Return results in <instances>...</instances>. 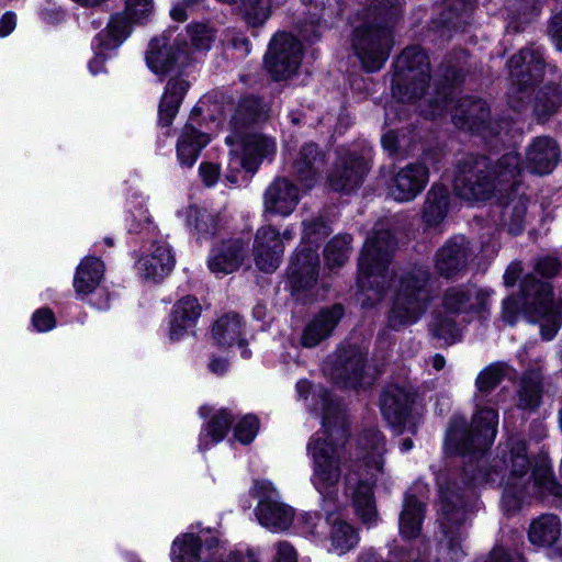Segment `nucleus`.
Returning <instances> with one entry per match:
<instances>
[{
	"instance_id": "35",
	"label": "nucleus",
	"mask_w": 562,
	"mask_h": 562,
	"mask_svg": "<svg viewBox=\"0 0 562 562\" xmlns=\"http://www.w3.org/2000/svg\"><path fill=\"white\" fill-rule=\"evenodd\" d=\"M400 68H407L409 71L417 70L418 79L414 83L413 91L407 100L420 98L429 78V61L425 52L419 47H408L400 56L397 60Z\"/></svg>"
},
{
	"instance_id": "23",
	"label": "nucleus",
	"mask_w": 562,
	"mask_h": 562,
	"mask_svg": "<svg viewBox=\"0 0 562 562\" xmlns=\"http://www.w3.org/2000/svg\"><path fill=\"white\" fill-rule=\"evenodd\" d=\"M367 170L364 157L355 154L340 157L335 170L329 176L330 187L336 191H350L361 183Z\"/></svg>"
},
{
	"instance_id": "61",
	"label": "nucleus",
	"mask_w": 562,
	"mask_h": 562,
	"mask_svg": "<svg viewBox=\"0 0 562 562\" xmlns=\"http://www.w3.org/2000/svg\"><path fill=\"white\" fill-rule=\"evenodd\" d=\"M558 267L559 263L555 258L546 257L538 261L536 269L543 277H551L557 272Z\"/></svg>"
},
{
	"instance_id": "14",
	"label": "nucleus",
	"mask_w": 562,
	"mask_h": 562,
	"mask_svg": "<svg viewBox=\"0 0 562 562\" xmlns=\"http://www.w3.org/2000/svg\"><path fill=\"white\" fill-rule=\"evenodd\" d=\"M503 462L509 471V476L504 483L502 504L505 510L509 512L519 507L525 495V487L520 484V480L529 467L525 443L520 440H512L509 456H504Z\"/></svg>"
},
{
	"instance_id": "29",
	"label": "nucleus",
	"mask_w": 562,
	"mask_h": 562,
	"mask_svg": "<svg viewBox=\"0 0 562 562\" xmlns=\"http://www.w3.org/2000/svg\"><path fill=\"white\" fill-rule=\"evenodd\" d=\"M468 243L463 237H457L448 241L439 249L435 266L443 277H452L460 272L468 262Z\"/></svg>"
},
{
	"instance_id": "22",
	"label": "nucleus",
	"mask_w": 562,
	"mask_h": 562,
	"mask_svg": "<svg viewBox=\"0 0 562 562\" xmlns=\"http://www.w3.org/2000/svg\"><path fill=\"white\" fill-rule=\"evenodd\" d=\"M300 201L297 188L285 178L277 179L266 190L265 211L280 216H289Z\"/></svg>"
},
{
	"instance_id": "49",
	"label": "nucleus",
	"mask_w": 562,
	"mask_h": 562,
	"mask_svg": "<svg viewBox=\"0 0 562 562\" xmlns=\"http://www.w3.org/2000/svg\"><path fill=\"white\" fill-rule=\"evenodd\" d=\"M562 102V94L558 87H548L537 95L535 111L540 119H546L557 111Z\"/></svg>"
},
{
	"instance_id": "18",
	"label": "nucleus",
	"mask_w": 562,
	"mask_h": 562,
	"mask_svg": "<svg viewBox=\"0 0 562 562\" xmlns=\"http://www.w3.org/2000/svg\"><path fill=\"white\" fill-rule=\"evenodd\" d=\"M492 292L475 285L449 289L443 295V308L447 314L481 313L488 306Z\"/></svg>"
},
{
	"instance_id": "56",
	"label": "nucleus",
	"mask_w": 562,
	"mask_h": 562,
	"mask_svg": "<svg viewBox=\"0 0 562 562\" xmlns=\"http://www.w3.org/2000/svg\"><path fill=\"white\" fill-rule=\"evenodd\" d=\"M329 227L322 221L308 223L304 225L303 241L304 244L312 245L323 237L327 236Z\"/></svg>"
},
{
	"instance_id": "50",
	"label": "nucleus",
	"mask_w": 562,
	"mask_h": 562,
	"mask_svg": "<svg viewBox=\"0 0 562 562\" xmlns=\"http://www.w3.org/2000/svg\"><path fill=\"white\" fill-rule=\"evenodd\" d=\"M541 61L538 50L533 48L521 49L517 55L509 59V68L514 76L519 77L524 72H530L532 67L537 68Z\"/></svg>"
},
{
	"instance_id": "48",
	"label": "nucleus",
	"mask_w": 562,
	"mask_h": 562,
	"mask_svg": "<svg viewBox=\"0 0 562 562\" xmlns=\"http://www.w3.org/2000/svg\"><path fill=\"white\" fill-rule=\"evenodd\" d=\"M321 519L314 513L302 512L297 515L293 514V521L291 526L294 531L317 541L322 538V532L318 531Z\"/></svg>"
},
{
	"instance_id": "13",
	"label": "nucleus",
	"mask_w": 562,
	"mask_h": 562,
	"mask_svg": "<svg viewBox=\"0 0 562 562\" xmlns=\"http://www.w3.org/2000/svg\"><path fill=\"white\" fill-rule=\"evenodd\" d=\"M302 60V45L289 33H278L271 41L265 57V65L278 79L294 75Z\"/></svg>"
},
{
	"instance_id": "9",
	"label": "nucleus",
	"mask_w": 562,
	"mask_h": 562,
	"mask_svg": "<svg viewBox=\"0 0 562 562\" xmlns=\"http://www.w3.org/2000/svg\"><path fill=\"white\" fill-rule=\"evenodd\" d=\"M395 243L390 232H379L367 239L359 260L358 285L361 291L373 290L378 295L384 281V271L394 251Z\"/></svg>"
},
{
	"instance_id": "17",
	"label": "nucleus",
	"mask_w": 562,
	"mask_h": 562,
	"mask_svg": "<svg viewBox=\"0 0 562 562\" xmlns=\"http://www.w3.org/2000/svg\"><path fill=\"white\" fill-rule=\"evenodd\" d=\"M284 246L280 233L271 225L258 228L255 234L252 255L257 268L270 273L278 269L282 261Z\"/></svg>"
},
{
	"instance_id": "25",
	"label": "nucleus",
	"mask_w": 562,
	"mask_h": 562,
	"mask_svg": "<svg viewBox=\"0 0 562 562\" xmlns=\"http://www.w3.org/2000/svg\"><path fill=\"white\" fill-rule=\"evenodd\" d=\"M364 356L362 349L350 346L338 351L337 378L342 380L346 386L359 387L370 382L363 375Z\"/></svg>"
},
{
	"instance_id": "34",
	"label": "nucleus",
	"mask_w": 562,
	"mask_h": 562,
	"mask_svg": "<svg viewBox=\"0 0 562 562\" xmlns=\"http://www.w3.org/2000/svg\"><path fill=\"white\" fill-rule=\"evenodd\" d=\"M214 341L220 347L237 346L241 349V357L248 358L250 352L244 346L241 319L237 315H225L216 321L212 329Z\"/></svg>"
},
{
	"instance_id": "11",
	"label": "nucleus",
	"mask_w": 562,
	"mask_h": 562,
	"mask_svg": "<svg viewBox=\"0 0 562 562\" xmlns=\"http://www.w3.org/2000/svg\"><path fill=\"white\" fill-rule=\"evenodd\" d=\"M392 44L391 31L376 23L358 27L352 40L353 49L368 71L379 70L384 65Z\"/></svg>"
},
{
	"instance_id": "62",
	"label": "nucleus",
	"mask_w": 562,
	"mask_h": 562,
	"mask_svg": "<svg viewBox=\"0 0 562 562\" xmlns=\"http://www.w3.org/2000/svg\"><path fill=\"white\" fill-rule=\"evenodd\" d=\"M488 562H522V558L519 554L510 555L503 548H495L488 559Z\"/></svg>"
},
{
	"instance_id": "32",
	"label": "nucleus",
	"mask_w": 562,
	"mask_h": 562,
	"mask_svg": "<svg viewBox=\"0 0 562 562\" xmlns=\"http://www.w3.org/2000/svg\"><path fill=\"white\" fill-rule=\"evenodd\" d=\"M206 133L198 131L191 123H188L179 135L177 142V158L181 166L192 167L201 150L210 143Z\"/></svg>"
},
{
	"instance_id": "55",
	"label": "nucleus",
	"mask_w": 562,
	"mask_h": 562,
	"mask_svg": "<svg viewBox=\"0 0 562 562\" xmlns=\"http://www.w3.org/2000/svg\"><path fill=\"white\" fill-rule=\"evenodd\" d=\"M33 328L38 333H46L55 328L56 318L49 308H40L32 316Z\"/></svg>"
},
{
	"instance_id": "33",
	"label": "nucleus",
	"mask_w": 562,
	"mask_h": 562,
	"mask_svg": "<svg viewBox=\"0 0 562 562\" xmlns=\"http://www.w3.org/2000/svg\"><path fill=\"white\" fill-rule=\"evenodd\" d=\"M216 40L215 30L206 23H192L186 27L184 33L177 36L181 50L191 52V61L195 59V53L211 49Z\"/></svg>"
},
{
	"instance_id": "4",
	"label": "nucleus",
	"mask_w": 562,
	"mask_h": 562,
	"mask_svg": "<svg viewBox=\"0 0 562 562\" xmlns=\"http://www.w3.org/2000/svg\"><path fill=\"white\" fill-rule=\"evenodd\" d=\"M520 301L508 297L503 302V319L513 325L521 311L530 322L540 324L544 340L552 339L562 324V302L552 296L550 285L526 278L521 284Z\"/></svg>"
},
{
	"instance_id": "36",
	"label": "nucleus",
	"mask_w": 562,
	"mask_h": 562,
	"mask_svg": "<svg viewBox=\"0 0 562 562\" xmlns=\"http://www.w3.org/2000/svg\"><path fill=\"white\" fill-rule=\"evenodd\" d=\"M528 536L532 544L550 548L561 539V520L554 515H542L531 522Z\"/></svg>"
},
{
	"instance_id": "7",
	"label": "nucleus",
	"mask_w": 562,
	"mask_h": 562,
	"mask_svg": "<svg viewBox=\"0 0 562 562\" xmlns=\"http://www.w3.org/2000/svg\"><path fill=\"white\" fill-rule=\"evenodd\" d=\"M226 144L231 147L226 178L233 184L238 183L241 171H257L263 159L277 151L273 138L251 131H234L226 137Z\"/></svg>"
},
{
	"instance_id": "10",
	"label": "nucleus",
	"mask_w": 562,
	"mask_h": 562,
	"mask_svg": "<svg viewBox=\"0 0 562 562\" xmlns=\"http://www.w3.org/2000/svg\"><path fill=\"white\" fill-rule=\"evenodd\" d=\"M441 516L440 525L443 528V538L439 544V560L441 562H458L463 557L461 541L464 532L461 524L465 520V510L461 497L440 486Z\"/></svg>"
},
{
	"instance_id": "12",
	"label": "nucleus",
	"mask_w": 562,
	"mask_h": 562,
	"mask_svg": "<svg viewBox=\"0 0 562 562\" xmlns=\"http://www.w3.org/2000/svg\"><path fill=\"white\" fill-rule=\"evenodd\" d=\"M251 492L258 498L256 517L271 532H282L291 527L293 509L280 502L274 486L269 481H255Z\"/></svg>"
},
{
	"instance_id": "15",
	"label": "nucleus",
	"mask_w": 562,
	"mask_h": 562,
	"mask_svg": "<svg viewBox=\"0 0 562 562\" xmlns=\"http://www.w3.org/2000/svg\"><path fill=\"white\" fill-rule=\"evenodd\" d=\"M147 67L158 76H165L173 67H184L191 63V52L181 50L177 38L167 34L153 38L145 56Z\"/></svg>"
},
{
	"instance_id": "42",
	"label": "nucleus",
	"mask_w": 562,
	"mask_h": 562,
	"mask_svg": "<svg viewBox=\"0 0 562 562\" xmlns=\"http://www.w3.org/2000/svg\"><path fill=\"white\" fill-rule=\"evenodd\" d=\"M285 0H240L239 13L250 25H262L270 16L271 11Z\"/></svg>"
},
{
	"instance_id": "51",
	"label": "nucleus",
	"mask_w": 562,
	"mask_h": 562,
	"mask_svg": "<svg viewBox=\"0 0 562 562\" xmlns=\"http://www.w3.org/2000/svg\"><path fill=\"white\" fill-rule=\"evenodd\" d=\"M431 331L435 337L449 345L456 342L460 337V329L450 315L436 316L431 323Z\"/></svg>"
},
{
	"instance_id": "20",
	"label": "nucleus",
	"mask_w": 562,
	"mask_h": 562,
	"mask_svg": "<svg viewBox=\"0 0 562 562\" xmlns=\"http://www.w3.org/2000/svg\"><path fill=\"white\" fill-rule=\"evenodd\" d=\"M428 182V171L423 164H409L402 168L389 187V194L398 202L415 199Z\"/></svg>"
},
{
	"instance_id": "54",
	"label": "nucleus",
	"mask_w": 562,
	"mask_h": 562,
	"mask_svg": "<svg viewBox=\"0 0 562 562\" xmlns=\"http://www.w3.org/2000/svg\"><path fill=\"white\" fill-rule=\"evenodd\" d=\"M505 367L503 364H493L483 370L477 379L476 386L480 393L488 392L494 389L504 375Z\"/></svg>"
},
{
	"instance_id": "41",
	"label": "nucleus",
	"mask_w": 562,
	"mask_h": 562,
	"mask_svg": "<svg viewBox=\"0 0 562 562\" xmlns=\"http://www.w3.org/2000/svg\"><path fill=\"white\" fill-rule=\"evenodd\" d=\"M449 192L442 186H434L427 194L424 220L428 225L439 224L448 212Z\"/></svg>"
},
{
	"instance_id": "6",
	"label": "nucleus",
	"mask_w": 562,
	"mask_h": 562,
	"mask_svg": "<svg viewBox=\"0 0 562 562\" xmlns=\"http://www.w3.org/2000/svg\"><path fill=\"white\" fill-rule=\"evenodd\" d=\"M429 297V273L426 269L414 268L404 273L392 297L389 326L398 329L415 324L425 313Z\"/></svg>"
},
{
	"instance_id": "1",
	"label": "nucleus",
	"mask_w": 562,
	"mask_h": 562,
	"mask_svg": "<svg viewBox=\"0 0 562 562\" xmlns=\"http://www.w3.org/2000/svg\"><path fill=\"white\" fill-rule=\"evenodd\" d=\"M312 397L317 401L313 409L321 411L322 429L313 435L306 447L313 463L311 481L322 496V506L331 526L329 551L341 555L359 540L353 527L334 513L339 509L341 465L346 461L344 445L338 442L345 434L344 417L339 404L323 387L314 389Z\"/></svg>"
},
{
	"instance_id": "37",
	"label": "nucleus",
	"mask_w": 562,
	"mask_h": 562,
	"mask_svg": "<svg viewBox=\"0 0 562 562\" xmlns=\"http://www.w3.org/2000/svg\"><path fill=\"white\" fill-rule=\"evenodd\" d=\"M104 266L102 261L94 257H86L78 266L74 288L78 294L91 293L103 278Z\"/></svg>"
},
{
	"instance_id": "43",
	"label": "nucleus",
	"mask_w": 562,
	"mask_h": 562,
	"mask_svg": "<svg viewBox=\"0 0 562 562\" xmlns=\"http://www.w3.org/2000/svg\"><path fill=\"white\" fill-rule=\"evenodd\" d=\"M532 491L541 497L552 496L559 501L562 496V486L552 477L548 462L541 460L540 464L533 471Z\"/></svg>"
},
{
	"instance_id": "47",
	"label": "nucleus",
	"mask_w": 562,
	"mask_h": 562,
	"mask_svg": "<svg viewBox=\"0 0 562 562\" xmlns=\"http://www.w3.org/2000/svg\"><path fill=\"white\" fill-rule=\"evenodd\" d=\"M351 237L349 235H338L334 237L325 248L324 257L329 267L342 266L350 250Z\"/></svg>"
},
{
	"instance_id": "52",
	"label": "nucleus",
	"mask_w": 562,
	"mask_h": 562,
	"mask_svg": "<svg viewBox=\"0 0 562 562\" xmlns=\"http://www.w3.org/2000/svg\"><path fill=\"white\" fill-rule=\"evenodd\" d=\"M317 158V148L313 144L302 147L300 157L295 161V169L302 181H307L315 176L314 162Z\"/></svg>"
},
{
	"instance_id": "19",
	"label": "nucleus",
	"mask_w": 562,
	"mask_h": 562,
	"mask_svg": "<svg viewBox=\"0 0 562 562\" xmlns=\"http://www.w3.org/2000/svg\"><path fill=\"white\" fill-rule=\"evenodd\" d=\"M202 543L207 549L218 543L217 531L210 528H202L196 533L193 531L178 536L171 544V562H199L201 560Z\"/></svg>"
},
{
	"instance_id": "60",
	"label": "nucleus",
	"mask_w": 562,
	"mask_h": 562,
	"mask_svg": "<svg viewBox=\"0 0 562 562\" xmlns=\"http://www.w3.org/2000/svg\"><path fill=\"white\" fill-rule=\"evenodd\" d=\"M228 562H260L259 550L246 549L231 554Z\"/></svg>"
},
{
	"instance_id": "40",
	"label": "nucleus",
	"mask_w": 562,
	"mask_h": 562,
	"mask_svg": "<svg viewBox=\"0 0 562 562\" xmlns=\"http://www.w3.org/2000/svg\"><path fill=\"white\" fill-rule=\"evenodd\" d=\"M424 517V507L420 501L407 495L400 516V532L405 538L418 536Z\"/></svg>"
},
{
	"instance_id": "5",
	"label": "nucleus",
	"mask_w": 562,
	"mask_h": 562,
	"mask_svg": "<svg viewBox=\"0 0 562 562\" xmlns=\"http://www.w3.org/2000/svg\"><path fill=\"white\" fill-rule=\"evenodd\" d=\"M154 0H125L124 12L115 14L105 30L101 31L92 42L93 58L89 61V69L93 75L102 70L104 60L130 35L133 24H143L153 16Z\"/></svg>"
},
{
	"instance_id": "64",
	"label": "nucleus",
	"mask_w": 562,
	"mask_h": 562,
	"mask_svg": "<svg viewBox=\"0 0 562 562\" xmlns=\"http://www.w3.org/2000/svg\"><path fill=\"white\" fill-rule=\"evenodd\" d=\"M550 32L557 41V47L562 49V15L554 18Z\"/></svg>"
},
{
	"instance_id": "16",
	"label": "nucleus",
	"mask_w": 562,
	"mask_h": 562,
	"mask_svg": "<svg viewBox=\"0 0 562 562\" xmlns=\"http://www.w3.org/2000/svg\"><path fill=\"white\" fill-rule=\"evenodd\" d=\"M176 263L171 247L165 240H155L146 246L135 262L138 276L158 282L168 276Z\"/></svg>"
},
{
	"instance_id": "53",
	"label": "nucleus",
	"mask_w": 562,
	"mask_h": 562,
	"mask_svg": "<svg viewBox=\"0 0 562 562\" xmlns=\"http://www.w3.org/2000/svg\"><path fill=\"white\" fill-rule=\"evenodd\" d=\"M258 429V418L254 415H246L235 425L234 437L243 445H247L254 440Z\"/></svg>"
},
{
	"instance_id": "39",
	"label": "nucleus",
	"mask_w": 562,
	"mask_h": 562,
	"mask_svg": "<svg viewBox=\"0 0 562 562\" xmlns=\"http://www.w3.org/2000/svg\"><path fill=\"white\" fill-rule=\"evenodd\" d=\"M231 423L232 418L229 413L225 409L218 411L200 434V450L205 451L222 441L227 434Z\"/></svg>"
},
{
	"instance_id": "45",
	"label": "nucleus",
	"mask_w": 562,
	"mask_h": 562,
	"mask_svg": "<svg viewBox=\"0 0 562 562\" xmlns=\"http://www.w3.org/2000/svg\"><path fill=\"white\" fill-rule=\"evenodd\" d=\"M518 397L519 406L522 408H533L539 404L541 397V376L539 371H530L522 378Z\"/></svg>"
},
{
	"instance_id": "30",
	"label": "nucleus",
	"mask_w": 562,
	"mask_h": 562,
	"mask_svg": "<svg viewBox=\"0 0 562 562\" xmlns=\"http://www.w3.org/2000/svg\"><path fill=\"white\" fill-rule=\"evenodd\" d=\"M318 255L312 248L304 246L299 250L289 267V276L297 289L311 286L317 278Z\"/></svg>"
},
{
	"instance_id": "31",
	"label": "nucleus",
	"mask_w": 562,
	"mask_h": 562,
	"mask_svg": "<svg viewBox=\"0 0 562 562\" xmlns=\"http://www.w3.org/2000/svg\"><path fill=\"white\" fill-rule=\"evenodd\" d=\"M189 89V82L182 77L168 80L158 108V122L169 126L176 117L179 106Z\"/></svg>"
},
{
	"instance_id": "58",
	"label": "nucleus",
	"mask_w": 562,
	"mask_h": 562,
	"mask_svg": "<svg viewBox=\"0 0 562 562\" xmlns=\"http://www.w3.org/2000/svg\"><path fill=\"white\" fill-rule=\"evenodd\" d=\"M276 562H297L296 551L286 542L279 543L277 546Z\"/></svg>"
},
{
	"instance_id": "46",
	"label": "nucleus",
	"mask_w": 562,
	"mask_h": 562,
	"mask_svg": "<svg viewBox=\"0 0 562 562\" xmlns=\"http://www.w3.org/2000/svg\"><path fill=\"white\" fill-rule=\"evenodd\" d=\"M526 210V200L522 196L512 198L505 203L503 211L504 224L510 234L517 235L524 229Z\"/></svg>"
},
{
	"instance_id": "59",
	"label": "nucleus",
	"mask_w": 562,
	"mask_h": 562,
	"mask_svg": "<svg viewBox=\"0 0 562 562\" xmlns=\"http://www.w3.org/2000/svg\"><path fill=\"white\" fill-rule=\"evenodd\" d=\"M199 0H181L180 2L172 5L170 15L173 20L183 22L187 20V9L193 7Z\"/></svg>"
},
{
	"instance_id": "63",
	"label": "nucleus",
	"mask_w": 562,
	"mask_h": 562,
	"mask_svg": "<svg viewBox=\"0 0 562 562\" xmlns=\"http://www.w3.org/2000/svg\"><path fill=\"white\" fill-rule=\"evenodd\" d=\"M16 26V16L12 12H7L0 20V37H5L13 32Z\"/></svg>"
},
{
	"instance_id": "8",
	"label": "nucleus",
	"mask_w": 562,
	"mask_h": 562,
	"mask_svg": "<svg viewBox=\"0 0 562 562\" xmlns=\"http://www.w3.org/2000/svg\"><path fill=\"white\" fill-rule=\"evenodd\" d=\"M498 425V414L493 408H477L471 428L464 418H454L447 432L446 447L451 452L470 453L485 450L495 440Z\"/></svg>"
},
{
	"instance_id": "2",
	"label": "nucleus",
	"mask_w": 562,
	"mask_h": 562,
	"mask_svg": "<svg viewBox=\"0 0 562 562\" xmlns=\"http://www.w3.org/2000/svg\"><path fill=\"white\" fill-rule=\"evenodd\" d=\"M357 446L358 470L346 474L344 491L362 522L371 525L378 520L373 486L385 472V440L379 430L368 429L360 435Z\"/></svg>"
},
{
	"instance_id": "21",
	"label": "nucleus",
	"mask_w": 562,
	"mask_h": 562,
	"mask_svg": "<svg viewBox=\"0 0 562 562\" xmlns=\"http://www.w3.org/2000/svg\"><path fill=\"white\" fill-rule=\"evenodd\" d=\"M201 311L202 307L194 296L188 295L177 301L170 314L168 339L175 342L192 335Z\"/></svg>"
},
{
	"instance_id": "57",
	"label": "nucleus",
	"mask_w": 562,
	"mask_h": 562,
	"mask_svg": "<svg viewBox=\"0 0 562 562\" xmlns=\"http://www.w3.org/2000/svg\"><path fill=\"white\" fill-rule=\"evenodd\" d=\"M199 171L202 181L205 183V186L211 187L217 182L220 177L218 166L210 162H204L200 165Z\"/></svg>"
},
{
	"instance_id": "24",
	"label": "nucleus",
	"mask_w": 562,
	"mask_h": 562,
	"mask_svg": "<svg viewBox=\"0 0 562 562\" xmlns=\"http://www.w3.org/2000/svg\"><path fill=\"white\" fill-rule=\"evenodd\" d=\"M414 395L397 385L387 386L381 396V411L391 425H402L412 412Z\"/></svg>"
},
{
	"instance_id": "27",
	"label": "nucleus",
	"mask_w": 562,
	"mask_h": 562,
	"mask_svg": "<svg viewBox=\"0 0 562 562\" xmlns=\"http://www.w3.org/2000/svg\"><path fill=\"white\" fill-rule=\"evenodd\" d=\"M246 248L239 240L223 243L211 250L207 266L216 276L234 272L244 260Z\"/></svg>"
},
{
	"instance_id": "28",
	"label": "nucleus",
	"mask_w": 562,
	"mask_h": 562,
	"mask_svg": "<svg viewBox=\"0 0 562 562\" xmlns=\"http://www.w3.org/2000/svg\"><path fill=\"white\" fill-rule=\"evenodd\" d=\"M341 316L342 307L340 305L323 310L304 328L301 344L306 348L317 346L331 334Z\"/></svg>"
},
{
	"instance_id": "26",
	"label": "nucleus",
	"mask_w": 562,
	"mask_h": 562,
	"mask_svg": "<svg viewBox=\"0 0 562 562\" xmlns=\"http://www.w3.org/2000/svg\"><path fill=\"white\" fill-rule=\"evenodd\" d=\"M560 150L549 137H538L528 147L526 167L533 173L548 175L558 165Z\"/></svg>"
},
{
	"instance_id": "44",
	"label": "nucleus",
	"mask_w": 562,
	"mask_h": 562,
	"mask_svg": "<svg viewBox=\"0 0 562 562\" xmlns=\"http://www.w3.org/2000/svg\"><path fill=\"white\" fill-rule=\"evenodd\" d=\"M487 114L488 112L483 101H464L453 114V120L458 126H468L470 130H473L476 122H483L487 117Z\"/></svg>"
},
{
	"instance_id": "38",
	"label": "nucleus",
	"mask_w": 562,
	"mask_h": 562,
	"mask_svg": "<svg viewBox=\"0 0 562 562\" xmlns=\"http://www.w3.org/2000/svg\"><path fill=\"white\" fill-rule=\"evenodd\" d=\"M178 217L200 237L214 235L217 228L215 216L205 209L189 205L178 212Z\"/></svg>"
},
{
	"instance_id": "3",
	"label": "nucleus",
	"mask_w": 562,
	"mask_h": 562,
	"mask_svg": "<svg viewBox=\"0 0 562 562\" xmlns=\"http://www.w3.org/2000/svg\"><path fill=\"white\" fill-rule=\"evenodd\" d=\"M519 173V158L515 153L503 156L491 170L485 158L471 157L458 166L453 189L463 200H490L497 193H512Z\"/></svg>"
}]
</instances>
